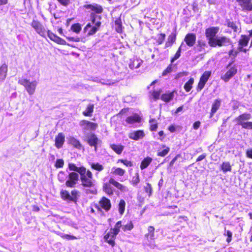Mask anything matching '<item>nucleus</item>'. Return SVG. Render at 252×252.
<instances>
[{"mask_svg":"<svg viewBox=\"0 0 252 252\" xmlns=\"http://www.w3.org/2000/svg\"><path fill=\"white\" fill-rule=\"evenodd\" d=\"M68 142L70 144L77 149H80L81 148V144L80 142L74 137L69 138L68 139Z\"/></svg>","mask_w":252,"mask_h":252,"instance_id":"nucleus-32","label":"nucleus"},{"mask_svg":"<svg viewBox=\"0 0 252 252\" xmlns=\"http://www.w3.org/2000/svg\"><path fill=\"white\" fill-rule=\"evenodd\" d=\"M109 182L110 184L113 185L118 189H120L121 191L123 192H127L128 191V189L126 187L123 185L118 182L116 181L113 178H110V179L109 180Z\"/></svg>","mask_w":252,"mask_h":252,"instance_id":"nucleus-18","label":"nucleus"},{"mask_svg":"<svg viewBox=\"0 0 252 252\" xmlns=\"http://www.w3.org/2000/svg\"><path fill=\"white\" fill-rule=\"evenodd\" d=\"M224 235L227 236L226 241L229 243L231 241L232 233L230 230H225Z\"/></svg>","mask_w":252,"mask_h":252,"instance_id":"nucleus-55","label":"nucleus"},{"mask_svg":"<svg viewBox=\"0 0 252 252\" xmlns=\"http://www.w3.org/2000/svg\"><path fill=\"white\" fill-rule=\"evenodd\" d=\"M87 9H90L96 13H101L102 12V8L100 5L96 4H89L85 6Z\"/></svg>","mask_w":252,"mask_h":252,"instance_id":"nucleus-24","label":"nucleus"},{"mask_svg":"<svg viewBox=\"0 0 252 252\" xmlns=\"http://www.w3.org/2000/svg\"><path fill=\"white\" fill-rule=\"evenodd\" d=\"M91 166L92 169L97 170L98 171H101L103 170L104 169V167L103 166V165L97 162L91 163Z\"/></svg>","mask_w":252,"mask_h":252,"instance_id":"nucleus-42","label":"nucleus"},{"mask_svg":"<svg viewBox=\"0 0 252 252\" xmlns=\"http://www.w3.org/2000/svg\"><path fill=\"white\" fill-rule=\"evenodd\" d=\"M231 63H229L227 68H229L228 70L225 73V74L221 77V79L224 82H228L232 77H233L237 72V67L235 66L230 67Z\"/></svg>","mask_w":252,"mask_h":252,"instance_id":"nucleus-8","label":"nucleus"},{"mask_svg":"<svg viewBox=\"0 0 252 252\" xmlns=\"http://www.w3.org/2000/svg\"><path fill=\"white\" fill-rule=\"evenodd\" d=\"M7 65L6 63H3L0 66V81H3L6 77L7 72Z\"/></svg>","mask_w":252,"mask_h":252,"instance_id":"nucleus-23","label":"nucleus"},{"mask_svg":"<svg viewBox=\"0 0 252 252\" xmlns=\"http://www.w3.org/2000/svg\"><path fill=\"white\" fill-rule=\"evenodd\" d=\"M63 164H64L63 160L62 159H57L56 162L55 166L57 168H61V167H63Z\"/></svg>","mask_w":252,"mask_h":252,"instance_id":"nucleus-58","label":"nucleus"},{"mask_svg":"<svg viewBox=\"0 0 252 252\" xmlns=\"http://www.w3.org/2000/svg\"><path fill=\"white\" fill-rule=\"evenodd\" d=\"M198 46L199 47V51H202L205 49V47H207V45L205 41L199 40L198 41Z\"/></svg>","mask_w":252,"mask_h":252,"instance_id":"nucleus-44","label":"nucleus"},{"mask_svg":"<svg viewBox=\"0 0 252 252\" xmlns=\"http://www.w3.org/2000/svg\"><path fill=\"white\" fill-rule=\"evenodd\" d=\"M61 195L62 199L63 200L67 201H71L70 194L68 191L66 190H62L61 191Z\"/></svg>","mask_w":252,"mask_h":252,"instance_id":"nucleus-37","label":"nucleus"},{"mask_svg":"<svg viewBox=\"0 0 252 252\" xmlns=\"http://www.w3.org/2000/svg\"><path fill=\"white\" fill-rule=\"evenodd\" d=\"M174 97V92H171L163 94L161 96V99L165 102H169L172 100Z\"/></svg>","mask_w":252,"mask_h":252,"instance_id":"nucleus-29","label":"nucleus"},{"mask_svg":"<svg viewBox=\"0 0 252 252\" xmlns=\"http://www.w3.org/2000/svg\"><path fill=\"white\" fill-rule=\"evenodd\" d=\"M94 106L93 104H89L85 111L83 112L84 115L86 116H91L94 111Z\"/></svg>","mask_w":252,"mask_h":252,"instance_id":"nucleus-36","label":"nucleus"},{"mask_svg":"<svg viewBox=\"0 0 252 252\" xmlns=\"http://www.w3.org/2000/svg\"><path fill=\"white\" fill-rule=\"evenodd\" d=\"M221 169L223 172L226 173L231 171V166L229 162H223L221 165Z\"/></svg>","mask_w":252,"mask_h":252,"instance_id":"nucleus-38","label":"nucleus"},{"mask_svg":"<svg viewBox=\"0 0 252 252\" xmlns=\"http://www.w3.org/2000/svg\"><path fill=\"white\" fill-rule=\"evenodd\" d=\"M144 136V132L143 130H141L133 131L128 134V137L130 139L136 141L143 138Z\"/></svg>","mask_w":252,"mask_h":252,"instance_id":"nucleus-15","label":"nucleus"},{"mask_svg":"<svg viewBox=\"0 0 252 252\" xmlns=\"http://www.w3.org/2000/svg\"><path fill=\"white\" fill-rule=\"evenodd\" d=\"M80 179L82 185L84 187L93 188L94 185V180L92 172L86 169L80 174Z\"/></svg>","mask_w":252,"mask_h":252,"instance_id":"nucleus-2","label":"nucleus"},{"mask_svg":"<svg viewBox=\"0 0 252 252\" xmlns=\"http://www.w3.org/2000/svg\"><path fill=\"white\" fill-rule=\"evenodd\" d=\"M150 123L151 124L150 129L152 131L156 130L157 128V125L155 120L152 119L150 120Z\"/></svg>","mask_w":252,"mask_h":252,"instance_id":"nucleus-53","label":"nucleus"},{"mask_svg":"<svg viewBox=\"0 0 252 252\" xmlns=\"http://www.w3.org/2000/svg\"><path fill=\"white\" fill-rule=\"evenodd\" d=\"M183 43L182 44V45L180 46V47L179 48L178 51H177L176 53L175 54L174 58L172 59L171 60V62L173 63L175 60H176L177 59H178L181 54H180V53H181V47H182V46L183 45Z\"/></svg>","mask_w":252,"mask_h":252,"instance_id":"nucleus-54","label":"nucleus"},{"mask_svg":"<svg viewBox=\"0 0 252 252\" xmlns=\"http://www.w3.org/2000/svg\"><path fill=\"white\" fill-rule=\"evenodd\" d=\"M241 126L243 128L246 129H252V122H245L241 124Z\"/></svg>","mask_w":252,"mask_h":252,"instance_id":"nucleus-49","label":"nucleus"},{"mask_svg":"<svg viewBox=\"0 0 252 252\" xmlns=\"http://www.w3.org/2000/svg\"><path fill=\"white\" fill-rule=\"evenodd\" d=\"M219 27H211L205 30V35L208 40V44L210 46L214 45V41L216 38L215 36L219 32Z\"/></svg>","mask_w":252,"mask_h":252,"instance_id":"nucleus-4","label":"nucleus"},{"mask_svg":"<svg viewBox=\"0 0 252 252\" xmlns=\"http://www.w3.org/2000/svg\"><path fill=\"white\" fill-rule=\"evenodd\" d=\"M65 140V136L63 133H59L55 138V146L60 149L61 148Z\"/></svg>","mask_w":252,"mask_h":252,"instance_id":"nucleus-21","label":"nucleus"},{"mask_svg":"<svg viewBox=\"0 0 252 252\" xmlns=\"http://www.w3.org/2000/svg\"><path fill=\"white\" fill-rule=\"evenodd\" d=\"M236 2L244 11H252V0H236Z\"/></svg>","mask_w":252,"mask_h":252,"instance_id":"nucleus-12","label":"nucleus"},{"mask_svg":"<svg viewBox=\"0 0 252 252\" xmlns=\"http://www.w3.org/2000/svg\"><path fill=\"white\" fill-rule=\"evenodd\" d=\"M161 92L159 91H154L152 95L155 99H158L159 98Z\"/></svg>","mask_w":252,"mask_h":252,"instance_id":"nucleus-61","label":"nucleus"},{"mask_svg":"<svg viewBox=\"0 0 252 252\" xmlns=\"http://www.w3.org/2000/svg\"><path fill=\"white\" fill-rule=\"evenodd\" d=\"M85 192L87 194H95L96 193L97 191L95 188H91L90 189H86Z\"/></svg>","mask_w":252,"mask_h":252,"instance_id":"nucleus-60","label":"nucleus"},{"mask_svg":"<svg viewBox=\"0 0 252 252\" xmlns=\"http://www.w3.org/2000/svg\"><path fill=\"white\" fill-rule=\"evenodd\" d=\"M126 172L125 170L118 167H113L111 169V173L115 175L123 176Z\"/></svg>","mask_w":252,"mask_h":252,"instance_id":"nucleus-30","label":"nucleus"},{"mask_svg":"<svg viewBox=\"0 0 252 252\" xmlns=\"http://www.w3.org/2000/svg\"><path fill=\"white\" fill-rule=\"evenodd\" d=\"M68 168L70 170L77 172L79 174L82 173L86 169L84 166L78 167L74 163H69Z\"/></svg>","mask_w":252,"mask_h":252,"instance_id":"nucleus-27","label":"nucleus"},{"mask_svg":"<svg viewBox=\"0 0 252 252\" xmlns=\"http://www.w3.org/2000/svg\"><path fill=\"white\" fill-rule=\"evenodd\" d=\"M176 38V33H172L168 37L167 41L166 42V47H169L175 41Z\"/></svg>","mask_w":252,"mask_h":252,"instance_id":"nucleus-34","label":"nucleus"},{"mask_svg":"<svg viewBox=\"0 0 252 252\" xmlns=\"http://www.w3.org/2000/svg\"><path fill=\"white\" fill-rule=\"evenodd\" d=\"M99 203L100 207L106 211H109L111 207L110 200L105 197H102Z\"/></svg>","mask_w":252,"mask_h":252,"instance_id":"nucleus-19","label":"nucleus"},{"mask_svg":"<svg viewBox=\"0 0 252 252\" xmlns=\"http://www.w3.org/2000/svg\"><path fill=\"white\" fill-rule=\"evenodd\" d=\"M94 18L93 17L92 18V22L93 24H94ZM101 24L100 22H97L95 23V26L91 29V30L88 32V35H91L94 34L98 30V28L100 27Z\"/></svg>","mask_w":252,"mask_h":252,"instance_id":"nucleus-28","label":"nucleus"},{"mask_svg":"<svg viewBox=\"0 0 252 252\" xmlns=\"http://www.w3.org/2000/svg\"><path fill=\"white\" fill-rule=\"evenodd\" d=\"M100 141L96 136L94 134H91L88 136V143L91 146L94 147V150L96 151V146L99 144Z\"/></svg>","mask_w":252,"mask_h":252,"instance_id":"nucleus-17","label":"nucleus"},{"mask_svg":"<svg viewBox=\"0 0 252 252\" xmlns=\"http://www.w3.org/2000/svg\"><path fill=\"white\" fill-rule=\"evenodd\" d=\"M165 38V34L164 33H160L158 36L157 42L158 44H162Z\"/></svg>","mask_w":252,"mask_h":252,"instance_id":"nucleus-51","label":"nucleus"},{"mask_svg":"<svg viewBox=\"0 0 252 252\" xmlns=\"http://www.w3.org/2000/svg\"><path fill=\"white\" fill-rule=\"evenodd\" d=\"M126 202L124 200H121L119 204V212L122 215L125 210Z\"/></svg>","mask_w":252,"mask_h":252,"instance_id":"nucleus-43","label":"nucleus"},{"mask_svg":"<svg viewBox=\"0 0 252 252\" xmlns=\"http://www.w3.org/2000/svg\"><path fill=\"white\" fill-rule=\"evenodd\" d=\"M103 189V191H105V192L109 195H111L113 194V189H112V188L111 187L109 183H106L104 184Z\"/></svg>","mask_w":252,"mask_h":252,"instance_id":"nucleus-33","label":"nucleus"},{"mask_svg":"<svg viewBox=\"0 0 252 252\" xmlns=\"http://www.w3.org/2000/svg\"><path fill=\"white\" fill-rule=\"evenodd\" d=\"M71 29L76 33H79L81 30V27L79 24H74L71 26Z\"/></svg>","mask_w":252,"mask_h":252,"instance_id":"nucleus-47","label":"nucleus"},{"mask_svg":"<svg viewBox=\"0 0 252 252\" xmlns=\"http://www.w3.org/2000/svg\"><path fill=\"white\" fill-rule=\"evenodd\" d=\"M31 26L38 34L41 36L45 37L46 35V30L40 22L37 21L33 20L32 22Z\"/></svg>","mask_w":252,"mask_h":252,"instance_id":"nucleus-7","label":"nucleus"},{"mask_svg":"<svg viewBox=\"0 0 252 252\" xmlns=\"http://www.w3.org/2000/svg\"><path fill=\"white\" fill-rule=\"evenodd\" d=\"M251 118V115L250 113H245L238 117H236L234 121L236 122L239 125H241L246 121L249 120Z\"/></svg>","mask_w":252,"mask_h":252,"instance_id":"nucleus-16","label":"nucleus"},{"mask_svg":"<svg viewBox=\"0 0 252 252\" xmlns=\"http://www.w3.org/2000/svg\"><path fill=\"white\" fill-rule=\"evenodd\" d=\"M79 181V175L78 173L72 172L69 173L67 180L65 182V185L67 187L74 188Z\"/></svg>","mask_w":252,"mask_h":252,"instance_id":"nucleus-6","label":"nucleus"},{"mask_svg":"<svg viewBox=\"0 0 252 252\" xmlns=\"http://www.w3.org/2000/svg\"><path fill=\"white\" fill-rule=\"evenodd\" d=\"M61 4L67 6L70 3V0H57Z\"/></svg>","mask_w":252,"mask_h":252,"instance_id":"nucleus-63","label":"nucleus"},{"mask_svg":"<svg viewBox=\"0 0 252 252\" xmlns=\"http://www.w3.org/2000/svg\"><path fill=\"white\" fill-rule=\"evenodd\" d=\"M61 236L62 238H63L64 239H66L67 240H73V239H76V238L73 235H70L69 234H63V233L61 234Z\"/></svg>","mask_w":252,"mask_h":252,"instance_id":"nucleus-57","label":"nucleus"},{"mask_svg":"<svg viewBox=\"0 0 252 252\" xmlns=\"http://www.w3.org/2000/svg\"><path fill=\"white\" fill-rule=\"evenodd\" d=\"M169 151V148H166V149L163 150L162 151L158 152V155L160 157H164L166 155Z\"/></svg>","mask_w":252,"mask_h":252,"instance_id":"nucleus-56","label":"nucleus"},{"mask_svg":"<svg viewBox=\"0 0 252 252\" xmlns=\"http://www.w3.org/2000/svg\"><path fill=\"white\" fill-rule=\"evenodd\" d=\"M19 83L24 86L29 94L32 95L34 94L38 82L36 80L30 82L28 79H21L19 80Z\"/></svg>","mask_w":252,"mask_h":252,"instance_id":"nucleus-3","label":"nucleus"},{"mask_svg":"<svg viewBox=\"0 0 252 252\" xmlns=\"http://www.w3.org/2000/svg\"><path fill=\"white\" fill-rule=\"evenodd\" d=\"M184 41L188 46L192 47L195 42L196 36L193 33H188L185 36Z\"/></svg>","mask_w":252,"mask_h":252,"instance_id":"nucleus-20","label":"nucleus"},{"mask_svg":"<svg viewBox=\"0 0 252 252\" xmlns=\"http://www.w3.org/2000/svg\"><path fill=\"white\" fill-rule=\"evenodd\" d=\"M139 181H140V180H139V174H138V173H136L135 175L132 177V181H131L132 184L134 186H136L139 182Z\"/></svg>","mask_w":252,"mask_h":252,"instance_id":"nucleus-52","label":"nucleus"},{"mask_svg":"<svg viewBox=\"0 0 252 252\" xmlns=\"http://www.w3.org/2000/svg\"><path fill=\"white\" fill-rule=\"evenodd\" d=\"M79 192L76 189H74L71 191V201L76 202L79 196Z\"/></svg>","mask_w":252,"mask_h":252,"instance_id":"nucleus-41","label":"nucleus"},{"mask_svg":"<svg viewBox=\"0 0 252 252\" xmlns=\"http://www.w3.org/2000/svg\"><path fill=\"white\" fill-rule=\"evenodd\" d=\"M110 148L118 154H121L124 149V146L121 145L111 144Z\"/></svg>","mask_w":252,"mask_h":252,"instance_id":"nucleus-31","label":"nucleus"},{"mask_svg":"<svg viewBox=\"0 0 252 252\" xmlns=\"http://www.w3.org/2000/svg\"><path fill=\"white\" fill-rule=\"evenodd\" d=\"M144 189L145 191L147 193H149V195H150L152 193V188L151 185L150 184L147 183V185L144 187Z\"/></svg>","mask_w":252,"mask_h":252,"instance_id":"nucleus-59","label":"nucleus"},{"mask_svg":"<svg viewBox=\"0 0 252 252\" xmlns=\"http://www.w3.org/2000/svg\"><path fill=\"white\" fill-rule=\"evenodd\" d=\"M133 228V224L131 221H130L126 225H124L122 227V229L124 231H126L127 230H131Z\"/></svg>","mask_w":252,"mask_h":252,"instance_id":"nucleus-46","label":"nucleus"},{"mask_svg":"<svg viewBox=\"0 0 252 252\" xmlns=\"http://www.w3.org/2000/svg\"><path fill=\"white\" fill-rule=\"evenodd\" d=\"M220 106V100L216 99L213 102L212 106L210 118L212 117L214 114L217 112Z\"/></svg>","mask_w":252,"mask_h":252,"instance_id":"nucleus-25","label":"nucleus"},{"mask_svg":"<svg viewBox=\"0 0 252 252\" xmlns=\"http://www.w3.org/2000/svg\"><path fill=\"white\" fill-rule=\"evenodd\" d=\"M79 124L80 126L82 127V129L85 130H94L97 128L98 126L97 124L87 120L81 121L79 123Z\"/></svg>","mask_w":252,"mask_h":252,"instance_id":"nucleus-10","label":"nucleus"},{"mask_svg":"<svg viewBox=\"0 0 252 252\" xmlns=\"http://www.w3.org/2000/svg\"><path fill=\"white\" fill-rule=\"evenodd\" d=\"M119 162L123 163L125 165H126L127 167L132 166V163H131V162L127 159H119L117 161V163Z\"/></svg>","mask_w":252,"mask_h":252,"instance_id":"nucleus-50","label":"nucleus"},{"mask_svg":"<svg viewBox=\"0 0 252 252\" xmlns=\"http://www.w3.org/2000/svg\"><path fill=\"white\" fill-rule=\"evenodd\" d=\"M141 118L137 114H134L131 116L127 117L126 120L125 126H128L129 127L133 126L135 124L140 123Z\"/></svg>","mask_w":252,"mask_h":252,"instance_id":"nucleus-9","label":"nucleus"},{"mask_svg":"<svg viewBox=\"0 0 252 252\" xmlns=\"http://www.w3.org/2000/svg\"><path fill=\"white\" fill-rule=\"evenodd\" d=\"M99 83H100L102 85H114L116 83V81L109 80H104V79H101L99 80V81H97Z\"/></svg>","mask_w":252,"mask_h":252,"instance_id":"nucleus-45","label":"nucleus"},{"mask_svg":"<svg viewBox=\"0 0 252 252\" xmlns=\"http://www.w3.org/2000/svg\"><path fill=\"white\" fill-rule=\"evenodd\" d=\"M145 243L151 248L155 246V228L150 226L148 228V233L145 234Z\"/></svg>","mask_w":252,"mask_h":252,"instance_id":"nucleus-5","label":"nucleus"},{"mask_svg":"<svg viewBox=\"0 0 252 252\" xmlns=\"http://www.w3.org/2000/svg\"><path fill=\"white\" fill-rule=\"evenodd\" d=\"M172 67L171 65L168 66L166 68V69L163 72L162 75L163 76L166 75L167 73L171 72L172 71Z\"/></svg>","mask_w":252,"mask_h":252,"instance_id":"nucleus-62","label":"nucleus"},{"mask_svg":"<svg viewBox=\"0 0 252 252\" xmlns=\"http://www.w3.org/2000/svg\"><path fill=\"white\" fill-rule=\"evenodd\" d=\"M249 40L250 39L248 36L246 35L242 36L241 39L239 41V44L240 46L239 49L240 51L246 52L247 50L246 49H244L243 47L246 46L248 45Z\"/></svg>","mask_w":252,"mask_h":252,"instance_id":"nucleus-22","label":"nucleus"},{"mask_svg":"<svg viewBox=\"0 0 252 252\" xmlns=\"http://www.w3.org/2000/svg\"><path fill=\"white\" fill-rule=\"evenodd\" d=\"M143 63V61L139 58L134 59L129 64V67L131 69L139 68Z\"/></svg>","mask_w":252,"mask_h":252,"instance_id":"nucleus-26","label":"nucleus"},{"mask_svg":"<svg viewBox=\"0 0 252 252\" xmlns=\"http://www.w3.org/2000/svg\"><path fill=\"white\" fill-rule=\"evenodd\" d=\"M67 177L66 174L63 171H60L58 174V179L61 182H64Z\"/></svg>","mask_w":252,"mask_h":252,"instance_id":"nucleus-48","label":"nucleus"},{"mask_svg":"<svg viewBox=\"0 0 252 252\" xmlns=\"http://www.w3.org/2000/svg\"><path fill=\"white\" fill-rule=\"evenodd\" d=\"M152 161V158L150 157L145 158L141 162L140 168L142 170L147 168Z\"/></svg>","mask_w":252,"mask_h":252,"instance_id":"nucleus-35","label":"nucleus"},{"mask_svg":"<svg viewBox=\"0 0 252 252\" xmlns=\"http://www.w3.org/2000/svg\"><path fill=\"white\" fill-rule=\"evenodd\" d=\"M246 155L248 158H252V149L248 150L246 152Z\"/></svg>","mask_w":252,"mask_h":252,"instance_id":"nucleus-64","label":"nucleus"},{"mask_svg":"<svg viewBox=\"0 0 252 252\" xmlns=\"http://www.w3.org/2000/svg\"><path fill=\"white\" fill-rule=\"evenodd\" d=\"M115 28L118 32H122L123 27L121 20L120 18L117 19L115 22Z\"/></svg>","mask_w":252,"mask_h":252,"instance_id":"nucleus-39","label":"nucleus"},{"mask_svg":"<svg viewBox=\"0 0 252 252\" xmlns=\"http://www.w3.org/2000/svg\"><path fill=\"white\" fill-rule=\"evenodd\" d=\"M122 221H118L114 226V227L113 228H111L110 231L104 236V239L110 245H114L115 239L117 235L119 233L120 228L122 227Z\"/></svg>","mask_w":252,"mask_h":252,"instance_id":"nucleus-1","label":"nucleus"},{"mask_svg":"<svg viewBox=\"0 0 252 252\" xmlns=\"http://www.w3.org/2000/svg\"><path fill=\"white\" fill-rule=\"evenodd\" d=\"M210 75V71H206L204 72L200 78V80L197 87V91L198 92L200 91L204 88L205 84L207 82Z\"/></svg>","mask_w":252,"mask_h":252,"instance_id":"nucleus-11","label":"nucleus"},{"mask_svg":"<svg viewBox=\"0 0 252 252\" xmlns=\"http://www.w3.org/2000/svg\"><path fill=\"white\" fill-rule=\"evenodd\" d=\"M46 33L48 37L52 41L55 42L56 43L61 44V45H67L68 46H72L69 44L67 43L63 39L59 37L57 35L55 34L53 32H51L49 31L46 32Z\"/></svg>","mask_w":252,"mask_h":252,"instance_id":"nucleus-13","label":"nucleus"},{"mask_svg":"<svg viewBox=\"0 0 252 252\" xmlns=\"http://www.w3.org/2000/svg\"><path fill=\"white\" fill-rule=\"evenodd\" d=\"M230 42V39L225 36L216 37L214 41V45H211V47L226 46Z\"/></svg>","mask_w":252,"mask_h":252,"instance_id":"nucleus-14","label":"nucleus"},{"mask_svg":"<svg viewBox=\"0 0 252 252\" xmlns=\"http://www.w3.org/2000/svg\"><path fill=\"white\" fill-rule=\"evenodd\" d=\"M194 82V79L192 78L189 79V80L185 84L184 86V89L186 92H189L192 88V85Z\"/></svg>","mask_w":252,"mask_h":252,"instance_id":"nucleus-40","label":"nucleus"}]
</instances>
